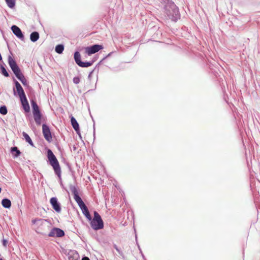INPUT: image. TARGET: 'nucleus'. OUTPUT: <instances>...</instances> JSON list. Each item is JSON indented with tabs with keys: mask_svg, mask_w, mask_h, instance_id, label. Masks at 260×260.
<instances>
[{
	"mask_svg": "<svg viewBox=\"0 0 260 260\" xmlns=\"http://www.w3.org/2000/svg\"><path fill=\"white\" fill-rule=\"evenodd\" d=\"M3 206L6 208H10L11 206V202L8 199H4L2 201Z\"/></svg>",
	"mask_w": 260,
	"mask_h": 260,
	"instance_id": "nucleus-17",
	"label": "nucleus"
},
{
	"mask_svg": "<svg viewBox=\"0 0 260 260\" xmlns=\"http://www.w3.org/2000/svg\"><path fill=\"white\" fill-rule=\"evenodd\" d=\"M42 131L45 139L48 142L52 140V136L49 127L44 124L42 125Z\"/></svg>",
	"mask_w": 260,
	"mask_h": 260,
	"instance_id": "nucleus-6",
	"label": "nucleus"
},
{
	"mask_svg": "<svg viewBox=\"0 0 260 260\" xmlns=\"http://www.w3.org/2000/svg\"><path fill=\"white\" fill-rule=\"evenodd\" d=\"M103 49V46L102 45L96 44L86 48V52L88 55H90L92 54L98 52L99 51Z\"/></svg>",
	"mask_w": 260,
	"mask_h": 260,
	"instance_id": "nucleus-5",
	"label": "nucleus"
},
{
	"mask_svg": "<svg viewBox=\"0 0 260 260\" xmlns=\"http://www.w3.org/2000/svg\"><path fill=\"white\" fill-rule=\"evenodd\" d=\"M90 221V225L94 230H99L104 228V223L100 214L96 212H94L93 218Z\"/></svg>",
	"mask_w": 260,
	"mask_h": 260,
	"instance_id": "nucleus-2",
	"label": "nucleus"
},
{
	"mask_svg": "<svg viewBox=\"0 0 260 260\" xmlns=\"http://www.w3.org/2000/svg\"><path fill=\"white\" fill-rule=\"evenodd\" d=\"M63 49L64 47L62 45H58L55 47V51L59 54L63 52Z\"/></svg>",
	"mask_w": 260,
	"mask_h": 260,
	"instance_id": "nucleus-23",
	"label": "nucleus"
},
{
	"mask_svg": "<svg viewBox=\"0 0 260 260\" xmlns=\"http://www.w3.org/2000/svg\"><path fill=\"white\" fill-rule=\"evenodd\" d=\"M8 6L10 8H13L15 5V0H5Z\"/></svg>",
	"mask_w": 260,
	"mask_h": 260,
	"instance_id": "nucleus-22",
	"label": "nucleus"
},
{
	"mask_svg": "<svg viewBox=\"0 0 260 260\" xmlns=\"http://www.w3.org/2000/svg\"><path fill=\"white\" fill-rule=\"evenodd\" d=\"M64 235V232L59 228H53L49 233L48 236L52 237H61Z\"/></svg>",
	"mask_w": 260,
	"mask_h": 260,
	"instance_id": "nucleus-7",
	"label": "nucleus"
},
{
	"mask_svg": "<svg viewBox=\"0 0 260 260\" xmlns=\"http://www.w3.org/2000/svg\"><path fill=\"white\" fill-rule=\"evenodd\" d=\"M47 157L50 162H58L55 156L50 149L47 151Z\"/></svg>",
	"mask_w": 260,
	"mask_h": 260,
	"instance_id": "nucleus-13",
	"label": "nucleus"
},
{
	"mask_svg": "<svg viewBox=\"0 0 260 260\" xmlns=\"http://www.w3.org/2000/svg\"><path fill=\"white\" fill-rule=\"evenodd\" d=\"M11 152L15 156H18L20 153V151L16 147H14L11 148Z\"/></svg>",
	"mask_w": 260,
	"mask_h": 260,
	"instance_id": "nucleus-21",
	"label": "nucleus"
},
{
	"mask_svg": "<svg viewBox=\"0 0 260 260\" xmlns=\"http://www.w3.org/2000/svg\"><path fill=\"white\" fill-rule=\"evenodd\" d=\"M13 32L19 39H23L24 36L21 29L16 25H13L11 27Z\"/></svg>",
	"mask_w": 260,
	"mask_h": 260,
	"instance_id": "nucleus-9",
	"label": "nucleus"
},
{
	"mask_svg": "<svg viewBox=\"0 0 260 260\" xmlns=\"http://www.w3.org/2000/svg\"><path fill=\"white\" fill-rule=\"evenodd\" d=\"M71 121L73 128L78 133L79 131V126L77 120L74 117L72 116Z\"/></svg>",
	"mask_w": 260,
	"mask_h": 260,
	"instance_id": "nucleus-15",
	"label": "nucleus"
},
{
	"mask_svg": "<svg viewBox=\"0 0 260 260\" xmlns=\"http://www.w3.org/2000/svg\"><path fill=\"white\" fill-rule=\"evenodd\" d=\"M114 248L115 249H116V250L121 255L122 254V252L121 251V250H120V249L116 246V245H114Z\"/></svg>",
	"mask_w": 260,
	"mask_h": 260,
	"instance_id": "nucleus-28",
	"label": "nucleus"
},
{
	"mask_svg": "<svg viewBox=\"0 0 260 260\" xmlns=\"http://www.w3.org/2000/svg\"><path fill=\"white\" fill-rule=\"evenodd\" d=\"M7 109L6 106H2L0 108V113L3 115H6L7 113Z\"/></svg>",
	"mask_w": 260,
	"mask_h": 260,
	"instance_id": "nucleus-25",
	"label": "nucleus"
},
{
	"mask_svg": "<svg viewBox=\"0 0 260 260\" xmlns=\"http://www.w3.org/2000/svg\"><path fill=\"white\" fill-rule=\"evenodd\" d=\"M8 63L16 77L22 82L23 85H26L27 81L26 79L25 78L23 74L21 73V70L19 67L17 66L15 60L11 56H9L8 57Z\"/></svg>",
	"mask_w": 260,
	"mask_h": 260,
	"instance_id": "nucleus-1",
	"label": "nucleus"
},
{
	"mask_svg": "<svg viewBox=\"0 0 260 260\" xmlns=\"http://www.w3.org/2000/svg\"><path fill=\"white\" fill-rule=\"evenodd\" d=\"M74 58L76 63L81 67H88L91 66L92 63L89 62H82L80 60L81 55L79 52H76L74 54Z\"/></svg>",
	"mask_w": 260,
	"mask_h": 260,
	"instance_id": "nucleus-4",
	"label": "nucleus"
},
{
	"mask_svg": "<svg viewBox=\"0 0 260 260\" xmlns=\"http://www.w3.org/2000/svg\"><path fill=\"white\" fill-rule=\"evenodd\" d=\"M7 243V241L6 240L4 239L3 241V244L4 246H6Z\"/></svg>",
	"mask_w": 260,
	"mask_h": 260,
	"instance_id": "nucleus-29",
	"label": "nucleus"
},
{
	"mask_svg": "<svg viewBox=\"0 0 260 260\" xmlns=\"http://www.w3.org/2000/svg\"><path fill=\"white\" fill-rule=\"evenodd\" d=\"M1 69L2 71V73L5 76V77H9V75L8 72L7 71L6 69L3 66H1Z\"/></svg>",
	"mask_w": 260,
	"mask_h": 260,
	"instance_id": "nucleus-24",
	"label": "nucleus"
},
{
	"mask_svg": "<svg viewBox=\"0 0 260 260\" xmlns=\"http://www.w3.org/2000/svg\"><path fill=\"white\" fill-rule=\"evenodd\" d=\"M54 171L55 174L57 176L59 181H61V168L59 164H50Z\"/></svg>",
	"mask_w": 260,
	"mask_h": 260,
	"instance_id": "nucleus-10",
	"label": "nucleus"
},
{
	"mask_svg": "<svg viewBox=\"0 0 260 260\" xmlns=\"http://www.w3.org/2000/svg\"><path fill=\"white\" fill-rule=\"evenodd\" d=\"M81 209L83 214L85 216V217L89 220H91V216L89 213L88 209L86 205L80 208Z\"/></svg>",
	"mask_w": 260,
	"mask_h": 260,
	"instance_id": "nucleus-14",
	"label": "nucleus"
},
{
	"mask_svg": "<svg viewBox=\"0 0 260 260\" xmlns=\"http://www.w3.org/2000/svg\"><path fill=\"white\" fill-rule=\"evenodd\" d=\"M39 34L38 32L34 31L30 34V39L32 42H35L37 41L39 39Z\"/></svg>",
	"mask_w": 260,
	"mask_h": 260,
	"instance_id": "nucleus-18",
	"label": "nucleus"
},
{
	"mask_svg": "<svg viewBox=\"0 0 260 260\" xmlns=\"http://www.w3.org/2000/svg\"><path fill=\"white\" fill-rule=\"evenodd\" d=\"M70 190L72 193L73 194L74 198L76 202H77V203L78 204L79 207L81 208L85 205L81 198L78 195V192L76 187L74 186H72L70 187Z\"/></svg>",
	"mask_w": 260,
	"mask_h": 260,
	"instance_id": "nucleus-3",
	"label": "nucleus"
},
{
	"mask_svg": "<svg viewBox=\"0 0 260 260\" xmlns=\"http://www.w3.org/2000/svg\"><path fill=\"white\" fill-rule=\"evenodd\" d=\"M34 117L36 123L40 125L41 123V114L40 112L33 113Z\"/></svg>",
	"mask_w": 260,
	"mask_h": 260,
	"instance_id": "nucleus-16",
	"label": "nucleus"
},
{
	"mask_svg": "<svg viewBox=\"0 0 260 260\" xmlns=\"http://www.w3.org/2000/svg\"><path fill=\"white\" fill-rule=\"evenodd\" d=\"M22 135H23V137L24 138L25 141L27 143H28L31 146H34V144H33V142H32L31 139L25 132H23L22 133Z\"/></svg>",
	"mask_w": 260,
	"mask_h": 260,
	"instance_id": "nucleus-19",
	"label": "nucleus"
},
{
	"mask_svg": "<svg viewBox=\"0 0 260 260\" xmlns=\"http://www.w3.org/2000/svg\"><path fill=\"white\" fill-rule=\"evenodd\" d=\"M31 105L32 107L33 113L40 112L39 110V107L35 102L32 101L31 103Z\"/></svg>",
	"mask_w": 260,
	"mask_h": 260,
	"instance_id": "nucleus-20",
	"label": "nucleus"
},
{
	"mask_svg": "<svg viewBox=\"0 0 260 260\" xmlns=\"http://www.w3.org/2000/svg\"><path fill=\"white\" fill-rule=\"evenodd\" d=\"M36 220H32V222H33L34 223H35L36 222Z\"/></svg>",
	"mask_w": 260,
	"mask_h": 260,
	"instance_id": "nucleus-31",
	"label": "nucleus"
},
{
	"mask_svg": "<svg viewBox=\"0 0 260 260\" xmlns=\"http://www.w3.org/2000/svg\"><path fill=\"white\" fill-rule=\"evenodd\" d=\"M82 260H90V259L88 257L85 256L82 258Z\"/></svg>",
	"mask_w": 260,
	"mask_h": 260,
	"instance_id": "nucleus-30",
	"label": "nucleus"
},
{
	"mask_svg": "<svg viewBox=\"0 0 260 260\" xmlns=\"http://www.w3.org/2000/svg\"><path fill=\"white\" fill-rule=\"evenodd\" d=\"M173 6V11H174V13L175 15V18H178V9L176 8V6L174 5H172Z\"/></svg>",
	"mask_w": 260,
	"mask_h": 260,
	"instance_id": "nucleus-26",
	"label": "nucleus"
},
{
	"mask_svg": "<svg viewBox=\"0 0 260 260\" xmlns=\"http://www.w3.org/2000/svg\"><path fill=\"white\" fill-rule=\"evenodd\" d=\"M73 82L75 84H78L80 81V78L79 77H75L73 78Z\"/></svg>",
	"mask_w": 260,
	"mask_h": 260,
	"instance_id": "nucleus-27",
	"label": "nucleus"
},
{
	"mask_svg": "<svg viewBox=\"0 0 260 260\" xmlns=\"http://www.w3.org/2000/svg\"><path fill=\"white\" fill-rule=\"evenodd\" d=\"M20 100L21 102V104L22 105L23 109L26 112H28L30 110L29 106L26 97L23 96V98H20Z\"/></svg>",
	"mask_w": 260,
	"mask_h": 260,
	"instance_id": "nucleus-12",
	"label": "nucleus"
},
{
	"mask_svg": "<svg viewBox=\"0 0 260 260\" xmlns=\"http://www.w3.org/2000/svg\"><path fill=\"white\" fill-rule=\"evenodd\" d=\"M50 203L52 205L53 209L57 213H59L61 211L60 205L58 202L57 199L56 198L53 197L51 198Z\"/></svg>",
	"mask_w": 260,
	"mask_h": 260,
	"instance_id": "nucleus-8",
	"label": "nucleus"
},
{
	"mask_svg": "<svg viewBox=\"0 0 260 260\" xmlns=\"http://www.w3.org/2000/svg\"><path fill=\"white\" fill-rule=\"evenodd\" d=\"M15 86L20 99L23 98V96H25L24 91L22 86L18 81L15 82Z\"/></svg>",
	"mask_w": 260,
	"mask_h": 260,
	"instance_id": "nucleus-11",
	"label": "nucleus"
}]
</instances>
